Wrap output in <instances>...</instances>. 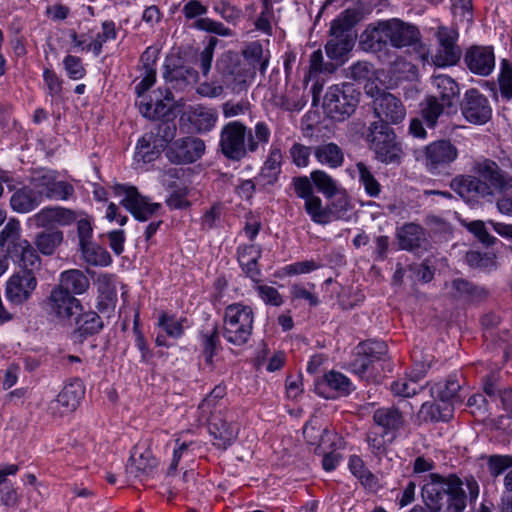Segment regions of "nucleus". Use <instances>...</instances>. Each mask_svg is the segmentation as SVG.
Here are the masks:
<instances>
[{"mask_svg":"<svg viewBox=\"0 0 512 512\" xmlns=\"http://www.w3.org/2000/svg\"><path fill=\"white\" fill-rule=\"evenodd\" d=\"M428 478L421 497L429 512H463L468 499L473 502L478 498L479 485L473 476L463 481L456 474L430 473Z\"/></svg>","mask_w":512,"mask_h":512,"instance_id":"f257e3e1","label":"nucleus"},{"mask_svg":"<svg viewBox=\"0 0 512 512\" xmlns=\"http://www.w3.org/2000/svg\"><path fill=\"white\" fill-rule=\"evenodd\" d=\"M473 169L483 181L491 186L492 191L505 192L512 188V175L501 169L496 162L490 159L476 162Z\"/></svg>","mask_w":512,"mask_h":512,"instance_id":"412c9836","label":"nucleus"},{"mask_svg":"<svg viewBox=\"0 0 512 512\" xmlns=\"http://www.w3.org/2000/svg\"><path fill=\"white\" fill-rule=\"evenodd\" d=\"M208 429L216 441L214 445L221 449H226L230 446L238 434V428L234 424L218 416L212 417Z\"/></svg>","mask_w":512,"mask_h":512,"instance_id":"c756f323","label":"nucleus"},{"mask_svg":"<svg viewBox=\"0 0 512 512\" xmlns=\"http://www.w3.org/2000/svg\"><path fill=\"white\" fill-rule=\"evenodd\" d=\"M281 163V150L277 147L271 148L269 155L261 168L260 177L263 178L267 184H274L277 182L279 174L281 173Z\"/></svg>","mask_w":512,"mask_h":512,"instance_id":"a19ab883","label":"nucleus"},{"mask_svg":"<svg viewBox=\"0 0 512 512\" xmlns=\"http://www.w3.org/2000/svg\"><path fill=\"white\" fill-rule=\"evenodd\" d=\"M116 194L122 195L121 204L138 221H148L153 216L160 215L162 205L157 202H151L146 196L139 193L136 187L127 185H117Z\"/></svg>","mask_w":512,"mask_h":512,"instance_id":"9b49d317","label":"nucleus"},{"mask_svg":"<svg viewBox=\"0 0 512 512\" xmlns=\"http://www.w3.org/2000/svg\"><path fill=\"white\" fill-rule=\"evenodd\" d=\"M117 33L115 29V23L113 21H104L102 23V32L98 33L91 44L86 49L92 50L93 53L98 56L102 51V46L108 40L116 39Z\"/></svg>","mask_w":512,"mask_h":512,"instance_id":"603ef678","label":"nucleus"},{"mask_svg":"<svg viewBox=\"0 0 512 512\" xmlns=\"http://www.w3.org/2000/svg\"><path fill=\"white\" fill-rule=\"evenodd\" d=\"M497 84L501 98L505 101L512 100V62L508 59L500 62Z\"/></svg>","mask_w":512,"mask_h":512,"instance_id":"a18cd8bd","label":"nucleus"},{"mask_svg":"<svg viewBox=\"0 0 512 512\" xmlns=\"http://www.w3.org/2000/svg\"><path fill=\"white\" fill-rule=\"evenodd\" d=\"M243 57L250 68L247 70L245 77L239 80V82L245 83L247 79H253L257 70L262 75L265 74L269 65L270 52L268 50L265 51L259 41L248 44L243 50Z\"/></svg>","mask_w":512,"mask_h":512,"instance_id":"bb28decb","label":"nucleus"},{"mask_svg":"<svg viewBox=\"0 0 512 512\" xmlns=\"http://www.w3.org/2000/svg\"><path fill=\"white\" fill-rule=\"evenodd\" d=\"M358 172L359 183L363 186L365 193L372 198H377L381 191L382 186L375 178L371 169L364 162H357L355 165Z\"/></svg>","mask_w":512,"mask_h":512,"instance_id":"c03bdc74","label":"nucleus"},{"mask_svg":"<svg viewBox=\"0 0 512 512\" xmlns=\"http://www.w3.org/2000/svg\"><path fill=\"white\" fill-rule=\"evenodd\" d=\"M366 441L369 450L376 457L383 456L387 451L388 444L391 443L389 434H384L383 431L378 432L375 430H370L367 433Z\"/></svg>","mask_w":512,"mask_h":512,"instance_id":"864d4df0","label":"nucleus"},{"mask_svg":"<svg viewBox=\"0 0 512 512\" xmlns=\"http://www.w3.org/2000/svg\"><path fill=\"white\" fill-rule=\"evenodd\" d=\"M312 148L300 143H294L289 149V155L293 164L299 168L307 167L309 164Z\"/></svg>","mask_w":512,"mask_h":512,"instance_id":"bf43d9fd","label":"nucleus"},{"mask_svg":"<svg viewBox=\"0 0 512 512\" xmlns=\"http://www.w3.org/2000/svg\"><path fill=\"white\" fill-rule=\"evenodd\" d=\"M353 22L347 14H341L331 23L329 39L325 45L327 57L344 62L355 44L356 35L352 31Z\"/></svg>","mask_w":512,"mask_h":512,"instance_id":"1a4fd4ad","label":"nucleus"},{"mask_svg":"<svg viewBox=\"0 0 512 512\" xmlns=\"http://www.w3.org/2000/svg\"><path fill=\"white\" fill-rule=\"evenodd\" d=\"M75 324L76 328L73 331V337L80 342L98 334L104 327L101 317L94 311L78 314Z\"/></svg>","mask_w":512,"mask_h":512,"instance_id":"7c9ffc66","label":"nucleus"},{"mask_svg":"<svg viewBox=\"0 0 512 512\" xmlns=\"http://www.w3.org/2000/svg\"><path fill=\"white\" fill-rule=\"evenodd\" d=\"M430 391L435 399L453 408L463 401L461 385L456 375H450L444 382L435 383Z\"/></svg>","mask_w":512,"mask_h":512,"instance_id":"cd10ccee","label":"nucleus"},{"mask_svg":"<svg viewBox=\"0 0 512 512\" xmlns=\"http://www.w3.org/2000/svg\"><path fill=\"white\" fill-rule=\"evenodd\" d=\"M41 203L40 194L31 184L17 189L10 198L11 208L18 213H28Z\"/></svg>","mask_w":512,"mask_h":512,"instance_id":"473e14b6","label":"nucleus"},{"mask_svg":"<svg viewBox=\"0 0 512 512\" xmlns=\"http://www.w3.org/2000/svg\"><path fill=\"white\" fill-rule=\"evenodd\" d=\"M464 62L473 74L488 76L495 68L494 49L492 46H471L464 54Z\"/></svg>","mask_w":512,"mask_h":512,"instance_id":"4be33fe9","label":"nucleus"},{"mask_svg":"<svg viewBox=\"0 0 512 512\" xmlns=\"http://www.w3.org/2000/svg\"><path fill=\"white\" fill-rule=\"evenodd\" d=\"M0 247L19 268V271L36 273L41 268V258L33 245L21 237L18 220L11 219L0 231Z\"/></svg>","mask_w":512,"mask_h":512,"instance_id":"20e7f679","label":"nucleus"},{"mask_svg":"<svg viewBox=\"0 0 512 512\" xmlns=\"http://www.w3.org/2000/svg\"><path fill=\"white\" fill-rule=\"evenodd\" d=\"M205 149L202 139L187 136L174 140L166 150V157L173 164H191L203 156Z\"/></svg>","mask_w":512,"mask_h":512,"instance_id":"2eb2a0df","label":"nucleus"},{"mask_svg":"<svg viewBox=\"0 0 512 512\" xmlns=\"http://www.w3.org/2000/svg\"><path fill=\"white\" fill-rule=\"evenodd\" d=\"M450 188L469 204L478 203L482 199L491 201L494 196L491 186L473 175L456 176L452 179Z\"/></svg>","mask_w":512,"mask_h":512,"instance_id":"ddd939ff","label":"nucleus"},{"mask_svg":"<svg viewBox=\"0 0 512 512\" xmlns=\"http://www.w3.org/2000/svg\"><path fill=\"white\" fill-rule=\"evenodd\" d=\"M366 139L375 158L385 164L399 163L402 148L396 134L389 125L373 122L370 124Z\"/></svg>","mask_w":512,"mask_h":512,"instance_id":"0eeeda50","label":"nucleus"},{"mask_svg":"<svg viewBox=\"0 0 512 512\" xmlns=\"http://www.w3.org/2000/svg\"><path fill=\"white\" fill-rule=\"evenodd\" d=\"M254 312L248 305L233 303L228 305L223 317V337L235 346L246 344L253 331Z\"/></svg>","mask_w":512,"mask_h":512,"instance_id":"39448f33","label":"nucleus"},{"mask_svg":"<svg viewBox=\"0 0 512 512\" xmlns=\"http://www.w3.org/2000/svg\"><path fill=\"white\" fill-rule=\"evenodd\" d=\"M63 65L70 79L79 80L86 74L81 59L77 56L67 55L63 60Z\"/></svg>","mask_w":512,"mask_h":512,"instance_id":"680f3d73","label":"nucleus"},{"mask_svg":"<svg viewBox=\"0 0 512 512\" xmlns=\"http://www.w3.org/2000/svg\"><path fill=\"white\" fill-rule=\"evenodd\" d=\"M262 255V248L255 244H242L237 247V260L239 265L252 261L259 260Z\"/></svg>","mask_w":512,"mask_h":512,"instance_id":"338daca9","label":"nucleus"},{"mask_svg":"<svg viewBox=\"0 0 512 512\" xmlns=\"http://www.w3.org/2000/svg\"><path fill=\"white\" fill-rule=\"evenodd\" d=\"M215 12L221 15V17L228 23L236 24L241 18L242 12L240 9L231 5L226 1H221L214 6Z\"/></svg>","mask_w":512,"mask_h":512,"instance_id":"774afa93","label":"nucleus"},{"mask_svg":"<svg viewBox=\"0 0 512 512\" xmlns=\"http://www.w3.org/2000/svg\"><path fill=\"white\" fill-rule=\"evenodd\" d=\"M80 251L85 261L90 265L108 266L112 261L109 252L94 243L83 246Z\"/></svg>","mask_w":512,"mask_h":512,"instance_id":"49530a36","label":"nucleus"},{"mask_svg":"<svg viewBox=\"0 0 512 512\" xmlns=\"http://www.w3.org/2000/svg\"><path fill=\"white\" fill-rule=\"evenodd\" d=\"M172 193L166 199V204L170 209H184L190 206L187 200L188 189L185 186H171Z\"/></svg>","mask_w":512,"mask_h":512,"instance_id":"052dcab7","label":"nucleus"},{"mask_svg":"<svg viewBox=\"0 0 512 512\" xmlns=\"http://www.w3.org/2000/svg\"><path fill=\"white\" fill-rule=\"evenodd\" d=\"M310 178L317 190L324 194L327 198H332L337 194L338 186L329 174L323 170H314L310 174Z\"/></svg>","mask_w":512,"mask_h":512,"instance_id":"de8ad7c7","label":"nucleus"},{"mask_svg":"<svg viewBox=\"0 0 512 512\" xmlns=\"http://www.w3.org/2000/svg\"><path fill=\"white\" fill-rule=\"evenodd\" d=\"M158 465L157 459L149 449L139 452L135 447L126 464L125 472L128 479L145 480L153 475Z\"/></svg>","mask_w":512,"mask_h":512,"instance_id":"5701e85b","label":"nucleus"},{"mask_svg":"<svg viewBox=\"0 0 512 512\" xmlns=\"http://www.w3.org/2000/svg\"><path fill=\"white\" fill-rule=\"evenodd\" d=\"M419 417L425 422H447L453 417V407L442 402H425L421 405Z\"/></svg>","mask_w":512,"mask_h":512,"instance_id":"e433bc0d","label":"nucleus"},{"mask_svg":"<svg viewBox=\"0 0 512 512\" xmlns=\"http://www.w3.org/2000/svg\"><path fill=\"white\" fill-rule=\"evenodd\" d=\"M372 419L375 426L381 428L384 434L390 435V442L396 439L406 423L403 412L394 405L377 408L373 412Z\"/></svg>","mask_w":512,"mask_h":512,"instance_id":"393cba45","label":"nucleus"},{"mask_svg":"<svg viewBox=\"0 0 512 512\" xmlns=\"http://www.w3.org/2000/svg\"><path fill=\"white\" fill-rule=\"evenodd\" d=\"M163 77L172 89L184 90L198 81V72L190 66L167 61L164 65Z\"/></svg>","mask_w":512,"mask_h":512,"instance_id":"a878e982","label":"nucleus"},{"mask_svg":"<svg viewBox=\"0 0 512 512\" xmlns=\"http://www.w3.org/2000/svg\"><path fill=\"white\" fill-rule=\"evenodd\" d=\"M84 386L79 379L65 385L57 397L49 404L53 415L63 416L74 411L84 396Z\"/></svg>","mask_w":512,"mask_h":512,"instance_id":"aec40b11","label":"nucleus"},{"mask_svg":"<svg viewBox=\"0 0 512 512\" xmlns=\"http://www.w3.org/2000/svg\"><path fill=\"white\" fill-rule=\"evenodd\" d=\"M303 435L309 444L321 447L325 443V437L334 436V432L326 427L322 428L316 420H311L305 424Z\"/></svg>","mask_w":512,"mask_h":512,"instance_id":"8fccbe9b","label":"nucleus"},{"mask_svg":"<svg viewBox=\"0 0 512 512\" xmlns=\"http://www.w3.org/2000/svg\"><path fill=\"white\" fill-rule=\"evenodd\" d=\"M354 390L350 379L344 374L330 371L323 375L315 384V391L320 396L329 399L336 396H347Z\"/></svg>","mask_w":512,"mask_h":512,"instance_id":"b1692460","label":"nucleus"},{"mask_svg":"<svg viewBox=\"0 0 512 512\" xmlns=\"http://www.w3.org/2000/svg\"><path fill=\"white\" fill-rule=\"evenodd\" d=\"M334 198L327 206L329 211L330 221L334 219H346L348 211L351 209L349 199L346 195H335Z\"/></svg>","mask_w":512,"mask_h":512,"instance_id":"6e6d98bb","label":"nucleus"},{"mask_svg":"<svg viewBox=\"0 0 512 512\" xmlns=\"http://www.w3.org/2000/svg\"><path fill=\"white\" fill-rule=\"evenodd\" d=\"M399 246L403 250L416 252L425 248L427 244L426 233L422 226L415 223H406L397 231Z\"/></svg>","mask_w":512,"mask_h":512,"instance_id":"c85d7f7f","label":"nucleus"},{"mask_svg":"<svg viewBox=\"0 0 512 512\" xmlns=\"http://www.w3.org/2000/svg\"><path fill=\"white\" fill-rule=\"evenodd\" d=\"M153 137V134L147 132L138 140L134 155L137 162L151 163L158 159L164 151Z\"/></svg>","mask_w":512,"mask_h":512,"instance_id":"c9c22d12","label":"nucleus"},{"mask_svg":"<svg viewBox=\"0 0 512 512\" xmlns=\"http://www.w3.org/2000/svg\"><path fill=\"white\" fill-rule=\"evenodd\" d=\"M464 118L473 124H485L492 116V108L488 99L477 89H469L461 102Z\"/></svg>","mask_w":512,"mask_h":512,"instance_id":"f3484780","label":"nucleus"},{"mask_svg":"<svg viewBox=\"0 0 512 512\" xmlns=\"http://www.w3.org/2000/svg\"><path fill=\"white\" fill-rule=\"evenodd\" d=\"M374 113L380 119L378 123L398 124L406 115L405 107L399 98L389 92H381L373 101Z\"/></svg>","mask_w":512,"mask_h":512,"instance_id":"6ab92c4d","label":"nucleus"},{"mask_svg":"<svg viewBox=\"0 0 512 512\" xmlns=\"http://www.w3.org/2000/svg\"><path fill=\"white\" fill-rule=\"evenodd\" d=\"M177 126L173 120H162L156 123L148 132L153 134V138L157 144L164 150L173 142L176 136Z\"/></svg>","mask_w":512,"mask_h":512,"instance_id":"37998d69","label":"nucleus"},{"mask_svg":"<svg viewBox=\"0 0 512 512\" xmlns=\"http://www.w3.org/2000/svg\"><path fill=\"white\" fill-rule=\"evenodd\" d=\"M270 136V128L263 121L257 122L254 130L240 121H230L221 128L217 151L231 162H240L267 144Z\"/></svg>","mask_w":512,"mask_h":512,"instance_id":"7ed1b4c3","label":"nucleus"},{"mask_svg":"<svg viewBox=\"0 0 512 512\" xmlns=\"http://www.w3.org/2000/svg\"><path fill=\"white\" fill-rule=\"evenodd\" d=\"M31 185L41 199L66 201L74 195V187L67 181L58 180V173L51 169H41L33 173Z\"/></svg>","mask_w":512,"mask_h":512,"instance_id":"9d476101","label":"nucleus"},{"mask_svg":"<svg viewBox=\"0 0 512 512\" xmlns=\"http://www.w3.org/2000/svg\"><path fill=\"white\" fill-rule=\"evenodd\" d=\"M446 107L443 103L438 102L436 96H430L426 100L425 106L422 108V117L428 128H434L438 118Z\"/></svg>","mask_w":512,"mask_h":512,"instance_id":"5fc2aeb1","label":"nucleus"},{"mask_svg":"<svg viewBox=\"0 0 512 512\" xmlns=\"http://www.w3.org/2000/svg\"><path fill=\"white\" fill-rule=\"evenodd\" d=\"M63 238L64 235L61 230L55 228L46 229L35 236L34 244L40 253L50 256L54 254L62 243Z\"/></svg>","mask_w":512,"mask_h":512,"instance_id":"4c0bfd02","label":"nucleus"},{"mask_svg":"<svg viewBox=\"0 0 512 512\" xmlns=\"http://www.w3.org/2000/svg\"><path fill=\"white\" fill-rule=\"evenodd\" d=\"M420 37L416 26L392 18L369 25L361 34L359 45L362 50L377 53L382 61L391 63L395 55L389 45L397 49L412 46L420 41Z\"/></svg>","mask_w":512,"mask_h":512,"instance_id":"f03ea898","label":"nucleus"},{"mask_svg":"<svg viewBox=\"0 0 512 512\" xmlns=\"http://www.w3.org/2000/svg\"><path fill=\"white\" fill-rule=\"evenodd\" d=\"M487 467L490 475L496 478L507 469H512V455H491L487 459Z\"/></svg>","mask_w":512,"mask_h":512,"instance_id":"13d9d810","label":"nucleus"},{"mask_svg":"<svg viewBox=\"0 0 512 512\" xmlns=\"http://www.w3.org/2000/svg\"><path fill=\"white\" fill-rule=\"evenodd\" d=\"M457 156V148L449 140H439L426 146L424 163L430 173L439 174L454 162Z\"/></svg>","mask_w":512,"mask_h":512,"instance_id":"dca6fc26","label":"nucleus"},{"mask_svg":"<svg viewBox=\"0 0 512 512\" xmlns=\"http://www.w3.org/2000/svg\"><path fill=\"white\" fill-rule=\"evenodd\" d=\"M89 285V279L84 272L71 269L61 273L59 284L56 287L75 295L86 292Z\"/></svg>","mask_w":512,"mask_h":512,"instance_id":"f704fd0d","label":"nucleus"},{"mask_svg":"<svg viewBox=\"0 0 512 512\" xmlns=\"http://www.w3.org/2000/svg\"><path fill=\"white\" fill-rule=\"evenodd\" d=\"M419 386L415 380L405 378L394 381L391 384V391L396 396L411 397L418 392Z\"/></svg>","mask_w":512,"mask_h":512,"instance_id":"69168bd1","label":"nucleus"},{"mask_svg":"<svg viewBox=\"0 0 512 512\" xmlns=\"http://www.w3.org/2000/svg\"><path fill=\"white\" fill-rule=\"evenodd\" d=\"M193 27L201 30L206 31L208 33H213L219 36H231L232 31L225 27L223 23L212 20L210 18H198L193 23Z\"/></svg>","mask_w":512,"mask_h":512,"instance_id":"4d7b16f0","label":"nucleus"},{"mask_svg":"<svg viewBox=\"0 0 512 512\" xmlns=\"http://www.w3.org/2000/svg\"><path fill=\"white\" fill-rule=\"evenodd\" d=\"M273 17V9L270 0H263V10L255 22L257 30L266 33L267 35L272 34L271 18Z\"/></svg>","mask_w":512,"mask_h":512,"instance_id":"e2e57ef3","label":"nucleus"},{"mask_svg":"<svg viewBox=\"0 0 512 512\" xmlns=\"http://www.w3.org/2000/svg\"><path fill=\"white\" fill-rule=\"evenodd\" d=\"M218 120V113L215 109L198 107L191 116V123L198 133L211 131Z\"/></svg>","mask_w":512,"mask_h":512,"instance_id":"79ce46f5","label":"nucleus"},{"mask_svg":"<svg viewBox=\"0 0 512 512\" xmlns=\"http://www.w3.org/2000/svg\"><path fill=\"white\" fill-rule=\"evenodd\" d=\"M432 85L436 88L437 95L443 105L450 108L458 103L460 88L453 78L445 74L434 75Z\"/></svg>","mask_w":512,"mask_h":512,"instance_id":"2f4dec72","label":"nucleus"},{"mask_svg":"<svg viewBox=\"0 0 512 512\" xmlns=\"http://www.w3.org/2000/svg\"><path fill=\"white\" fill-rule=\"evenodd\" d=\"M256 290L261 300L267 305L279 307L284 302L281 294L272 286L257 285Z\"/></svg>","mask_w":512,"mask_h":512,"instance_id":"0e129e2a","label":"nucleus"},{"mask_svg":"<svg viewBox=\"0 0 512 512\" xmlns=\"http://www.w3.org/2000/svg\"><path fill=\"white\" fill-rule=\"evenodd\" d=\"M184 322H186L185 318L177 319L175 316L165 312H162L158 318V326L165 331L167 336L174 339H178L183 335Z\"/></svg>","mask_w":512,"mask_h":512,"instance_id":"3c124183","label":"nucleus"},{"mask_svg":"<svg viewBox=\"0 0 512 512\" xmlns=\"http://www.w3.org/2000/svg\"><path fill=\"white\" fill-rule=\"evenodd\" d=\"M304 208L314 223L325 225L330 222L329 211L323 207L322 200L313 195L305 200Z\"/></svg>","mask_w":512,"mask_h":512,"instance_id":"09e8293b","label":"nucleus"},{"mask_svg":"<svg viewBox=\"0 0 512 512\" xmlns=\"http://www.w3.org/2000/svg\"><path fill=\"white\" fill-rule=\"evenodd\" d=\"M388 352L387 344L380 340H366L356 347L348 370L361 380L370 381L377 374L376 363L385 360Z\"/></svg>","mask_w":512,"mask_h":512,"instance_id":"423d86ee","label":"nucleus"},{"mask_svg":"<svg viewBox=\"0 0 512 512\" xmlns=\"http://www.w3.org/2000/svg\"><path fill=\"white\" fill-rule=\"evenodd\" d=\"M453 297L465 301H481L487 295L484 288L478 287L473 283L458 278L452 281Z\"/></svg>","mask_w":512,"mask_h":512,"instance_id":"58836bf2","label":"nucleus"},{"mask_svg":"<svg viewBox=\"0 0 512 512\" xmlns=\"http://www.w3.org/2000/svg\"><path fill=\"white\" fill-rule=\"evenodd\" d=\"M38 284L36 273L17 271L6 283V297L14 305L28 301Z\"/></svg>","mask_w":512,"mask_h":512,"instance_id":"a211bd4d","label":"nucleus"},{"mask_svg":"<svg viewBox=\"0 0 512 512\" xmlns=\"http://www.w3.org/2000/svg\"><path fill=\"white\" fill-rule=\"evenodd\" d=\"M200 340L202 345V353L205 362L212 364L213 358L220 346L219 326L213 323L210 328L200 331Z\"/></svg>","mask_w":512,"mask_h":512,"instance_id":"ea45409f","label":"nucleus"},{"mask_svg":"<svg viewBox=\"0 0 512 512\" xmlns=\"http://www.w3.org/2000/svg\"><path fill=\"white\" fill-rule=\"evenodd\" d=\"M43 307L50 316L61 321L70 320L82 311L80 301L74 295L58 287L51 290Z\"/></svg>","mask_w":512,"mask_h":512,"instance_id":"4468645a","label":"nucleus"},{"mask_svg":"<svg viewBox=\"0 0 512 512\" xmlns=\"http://www.w3.org/2000/svg\"><path fill=\"white\" fill-rule=\"evenodd\" d=\"M458 31L454 27L439 26L436 32L438 49L433 61L436 66L446 67L456 65L462 55V50L457 44Z\"/></svg>","mask_w":512,"mask_h":512,"instance_id":"f8f14e48","label":"nucleus"},{"mask_svg":"<svg viewBox=\"0 0 512 512\" xmlns=\"http://www.w3.org/2000/svg\"><path fill=\"white\" fill-rule=\"evenodd\" d=\"M359 95L350 83L331 86L325 93L323 108L330 118L344 121L354 113L359 103Z\"/></svg>","mask_w":512,"mask_h":512,"instance_id":"6e6552de","label":"nucleus"},{"mask_svg":"<svg viewBox=\"0 0 512 512\" xmlns=\"http://www.w3.org/2000/svg\"><path fill=\"white\" fill-rule=\"evenodd\" d=\"M313 154L316 160L329 168L341 167L344 163L343 149L336 143H322L313 148Z\"/></svg>","mask_w":512,"mask_h":512,"instance_id":"72a5a7b5","label":"nucleus"}]
</instances>
